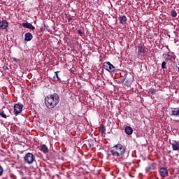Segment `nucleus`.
<instances>
[{
    "mask_svg": "<svg viewBox=\"0 0 179 179\" xmlns=\"http://www.w3.org/2000/svg\"><path fill=\"white\" fill-rule=\"evenodd\" d=\"M166 65H167V63L166 62H163L162 63V69H166V68H167Z\"/></svg>",
    "mask_w": 179,
    "mask_h": 179,
    "instance_id": "obj_21",
    "label": "nucleus"
},
{
    "mask_svg": "<svg viewBox=\"0 0 179 179\" xmlns=\"http://www.w3.org/2000/svg\"><path fill=\"white\" fill-rule=\"evenodd\" d=\"M169 115H171V117H179V108H172Z\"/></svg>",
    "mask_w": 179,
    "mask_h": 179,
    "instance_id": "obj_7",
    "label": "nucleus"
},
{
    "mask_svg": "<svg viewBox=\"0 0 179 179\" xmlns=\"http://www.w3.org/2000/svg\"><path fill=\"white\" fill-rule=\"evenodd\" d=\"M146 52V48L144 46L141 45L138 46V55L139 54H145Z\"/></svg>",
    "mask_w": 179,
    "mask_h": 179,
    "instance_id": "obj_14",
    "label": "nucleus"
},
{
    "mask_svg": "<svg viewBox=\"0 0 179 179\" xmlns=\"http://www.w3.org/2000/svg\"><path fill=\"white\" fill-rule=\"evenodd\" d=\"M58 73H59V71L55 72V76H54L53 78L55 80L61 81V78H59V76H58Z\"/></svg>",
    "mask_w": 179,
    "mask_h": 179,
    "instance_id": "obj_17",
    "label": "nucleus"
},
{
    "mask_svg": "<svg viewBox=\"0 0 179 179\" xmlns=\"http://www.w3.org/2000/svg\"><path fill=\"white\" fill-rule=\"evenodd\" d=\"M150 167H151V170H156V168L157 167V163L153 162L150 164Z\"/></svg>",
    "mask_w": 179,
    "mask_h": 179,
    "instance_id": "obj_18",
    "label": "nucleus"
},
{
    "mask_svg": "<svg viewBox=\"0 0 179 179\" xmlns=\"http://www.w3.org/2000/svg\"><path fill=\"white\" fill-rule=\"evenodd\" d=\"M9 26V23L6 20H3L2 22H0V27L1 29H3L5 30Z\"/></svg>",
    "mask_w": 179,
    "mask_h": 179,
    "instance_id": "obj_10",
    "label": "nucleus"
},
{
    "mask_svg": "<svg viewBox=\"0 0 179 179\" xmlns=\"http://www.w3.org/2000/svg\"><path fill=\"white\" fill-rule=\"evenodd\" d=\"M164 57L166 62H169V61H173V56H171V55H165Z\"/></svg>",
    "mask_w": 179,
    "mask_h": 179,
    "instance_id": "obj_16",
    "label": "nucleus"
},
{
    "mask_svg": "<svg viewBox=\"0 0 179 179\" xmlns=\"http://www.w3.org/2000/svg\"><path fill=\"white\" fill-rule=\"evenodd\" d=\"M33 40V34L30 32H27L24 34V41H31Z\"/></svg>",
    "mask_w": 179,
    "mask_h": 179,
    "instance_id": "obj_11",
    "label": "nucleus"
},
{
    "mask_svg": "<svg viewBox=\"0 0 179 179\" xmlns=\"http://www.w3.org/2000/svg\"><path fill=\"white\" fill-rule=\"evenodd\" d=\"M78 34H79V36H83V31H81V29H79L78 31Z\"/></svg>",
    "mask_w": 179,
    "mask_h": 179,
    "instance_id": "obj_26",
    "label": "nucleus"
},
{
    "mask_svg": "<svg viewBox=\"0 0 179 179\" xmlns=\"http://www.w3.org/2000/svg\"><path fill=\"white\" fill-rule=\"evenodd\" d=\"M118 19L121 24H125V22H127V16L125 15H120L119 16Z\"/></svg>",
    "mask_w": 179,
    "mask_h": 179,
    "instance_id": "obj_13",
    "label": "nucleus"
},
{
    "mask_svg": "<svg viewBox=\"0 0 179 179\" xmlns=\"http://www.w3.org/2000/svg\"><path fill=\"white\" fill-rule=\"evenodd\" d=\"M159 173L163 178L166 177H169V171L167 170V168L162 167L159 169Z\"/></svg>",
    "mask_w": 179,
    "mask_h": 179,
    "instance_id": "obj_6",
    "label": "nucleus"
},
{
    "mask_svg": "<svg viewBox=\"0 0 179 179\" xmlns=\"http://www.w3.org/2000/svg\"><path fill=\"white\" fill-rule=\"evenodd\" d=\"M14 61H16V58H13Z\"/></svg>",
    "mask_w": 179,
    "mask_h": 179,
    "instance_id": "obj_28",
    "label": "nucleus"
},
{
    "mask_svg": "<svg viewBox=\"0 0 179 179\" xmlns=\"http://www.w3.org/2000/svg\"><path fill=\"white\" fill-rule=\"evenodd\" d=\"M103 69L108 71V72H114L115 71V66L113 65L110 62L103 63Z\"/></svg>",
    "mask_w": 179,
    "mask_h": 179,
    "instance_id": "obj_4",
    "label": "nucleus"
},
{
    "mask_svg": "<svg viewBox=\"0 0 179 179\" xmlns=\"http://www.w3.org/2000/svg\"><path fill=\"white\" fill-rule=\"evenodd\" d=\"M125 131V134H127V135H131V134L134 133V129H132V127L127 126L125 127L124 129Z\"/></svg>",
    "mask_w": 179,
    "mask_h": 179,
    "instance_id": "obj_12",
    "label": "nucleus"
},
{
    "mask_svg": "<svg viewBox=\"0 0 179 179\" xmlns=\"http://www.w3.org/2000/svg\"><path fill=\"white\" fill-rule=\"evenodd\" d=\"M126 152L127 147L121 143H117L110 148V153L112 154V156L118 157L119 159H122V157L124 156Z\"/></svg>",
    "mask_w": 179,
    "mask_h": 179,
    "instance_id": "obj_2",
    "label": "nucleus"
},
{
    "mask_svg": "<svg viewBox=\"0 0 179 179\" xmlns=\"http://www.w3.org/2000/svg\"><path fill=\"white\" fill-rule=\"evenodd\" d=\"M0 117H2V118L6 119L7 116L6 114H5L3 112L0 113Z\"/></svg>",
    "mask_w": 179,
    "mask_h": 179,
    "instance_id": "obj_24",
    "label": "nucleus"
},
{
    "mask_svg": "<svg viewBox=\"0 0 179 179\" xmlns=\"http://www.w3.org/2000/svg\"><path fill=\"white\" fill-rule=\"evenodd\" d=\"M170 144L172 146L173 150L178 151L179 150V143L177 141H173Z\"/></svg>",
    "mask_w": 179,
    "mask_h": 179,
    "instance_id": "obj_8",
    "label": "nucleus"
},
{
    "mask_svg": "<svg viewBox=\"0 0 179 179\" xmlns=\"http://www.w3.org/2000/svg\"><path fill=\"white\" fill-rule=\"evenodd\" d=\"M2 176H3V168L0 165V177H2Z\"/></svg>",
    "mask_w": 179,
    "mask_h": 179,
    "instance_id": "obj_23",
    "label": "nucleus"
},
{
    "mask_svg": "<svg viewBox=\"0 0 179 179\" xmlns=\"http://www.w3.org/2000/svg\"><path fill=\"white\" fill-rule=\"evenodd\" d=\"M152 170V168L150 166H147L145 168V173H149Z\"/></svg>",
    "mask_w": 179,
    "mask_h": 179,
    "instance_id": "obj_25",
    "label": "nucleus"
},
{
    "mask_svg": "<svg viewBox=\"0 0 179 179\" xmlns=\"http://www.w3.org/2000/svg\"><path fill=\"white\" fill-rule=\"evenodd\" d=\"M23 110V104L15 103L14 104V115H19Z\"/></svg>",
    "mask_w": 179,
    "mask_h": 179,
    "instance_id": "obj_5",
    "label": "nucleus"
},
{
    "mask_svg": "<svg viewBox=\"0 0 179 179\" xmlns=\"http://www.w3.org/2000/svg\"><path fill=\"white\" fill-rule=\"evenodd\" d=\"M24 162L27 164H33L36 162V157L31 152H27L24 156Z\"/></svg>",
    "mask_w": 179,
    "mask_h": 179,
    "instance_id": "obj_3",
    "label": "nucleus"
},
{
    "mask_svg": "<svg viewBox=\"0 0 179 179\" xmlns=\"http://www.w3.org/2000/svg\"><path fill=\"white\" fill-rule=\"evenodd\" d=\"M178 72H179V66L178 67Z\"/></svg>",
    "mask_w": 179,
    "mask_h": 179,
    "instance_id": "obj_29",
    "label": "nucleus"
},
{
    "mask_svg": "<svg viewBox=\"0 0 179 179\" xmlns=\"http://www.w3.org/2000/svg\"><path fill=\"white\" fill-rule=\"evenodd\" d=\"M22 27H25V29H29L30 30H35L36 29L33 24L29 22H23Z\"/></svg>",
    "mask_w": 179,
    "mask_h": 179,
    "instance_id": "obj_9",
    "label": "nucleus"
},
{
    "mask_svg": "<svg viewBox=\"0 0 179 179\" xmlns=\"http://www.w3.org/2000/svg\"><path fill=\"white\" fill-rule=\"evenodd\" d=\"M99 131L101 134H104L106 132V127L104 125H101L99 127Z\"/></svg>",
    "mask_w": 179,
    "mask_h": 179,
    "instance_id": "obj_19",
    "label": "nucleus"
},
{
    "mask_svg": "<svg viewBox=\"0 0 179 179\" xmlns=\"http://www.w3.org/2000/svg\"><path fill=\"white\" fill-rule=\"evenodd\" d=\"M148 93H150V94H155L156 93L155 89H150Z\"/></svg>",
    "mask_w": 179,
    "mask_h": 179,
    "instance_id": "obj_22",
    "label": "nucleus"
},
{
    "mask_svg": "<svg viewBox=\"0 0 179 179\" xmlns=\"http://www.w3.org/2000/svg\"><path fill=\"white\" fill-rule=\"evenodd\" d=\"M58 103H59V95L57 93L45 97V104L49 110L57 107Z\"/></svg>",
    "mask_w": 179,
    "mask_h": 179,
    "instance_id": "obj_1",
    "label": "nucleus"
},
{
    "mask_svg": "<svg viewBox=\"0 0 179 179\" xmlns=\"http://www.w3.org/2000/svg\"><path fill=\"white\" fill-rule=\"evenodd\" d=\"M41 150L43 153H48V148L45 144L41 145Z\"/></svg>",
    "mask_w": 179,
    "mask_h": 179,
    "instance_id": "obj_15",
    "label": "nucleus"
},
{
    "mask_svg": "<svg viewBox=\"0 0 179 179\" xmlns=\"http://www.w3.org/2000/svg\"><path fill=\"white\" fill-rule=\"evenodd\" d=\"M68 17V22H71V20H72V17Z\"/></svg>",
    "mask_w": 179,
    "mask_h": 179,
    "instance_id": "obj_27",
    "label": "nucleus"
},
{
    "mask_svg": "<svg viewBox=\"0 0 179 179\" xmlns=\"http://www.w3.org/2000/svg\"><path fill=\"white\" fill-rule=\"evenodd\" d=\"M171 15L172 17H177V12H176V10H172L171 12Z\"/></svg>",
    "mask_w": 179,
    "mask_h": 179,
    "instance_id": "obj_20",
    "label": "nucleus"
}]
</instances>
